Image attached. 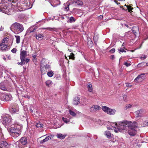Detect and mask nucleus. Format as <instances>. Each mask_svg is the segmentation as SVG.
<instances>
[{
	"label": "nucleus",
	"instance_id": "obj_1",
	"mask_svg": "<svg viewBox=\"0 0 148 148\" xmlns=\"http://www.w3.org/2000/svg\"><path fill=\"white\" fill-rule=\"evenodd\" d=\"M11 126L10 130V135L15 138L17 137L21 134L20 130L22 128V125L17 121H14Z\"/></svg>",
	"mask_w": 148,
	"mask_h": 148
},
{
	"label": "nucleus",
	"instance_id": "obj_2",
	"mask_svg": "<svg viewBox=\"0 0 148 148\" xmlns=\"http://www.w3.org/2000/svg\"><path fill=\"white\" fill-rule=\"evenodd\" d=\"M112 125L113 127L115 128L114 131L116 132H121L123 130L127 129L132 124V122L127 121H124L120 122L118 123H113Z\"/></svg>",
	"mask_w": 148,
	"mask_h": 148
},
{
	"label": "nucleus",
	"instance_id": "obj_3",
	"mask_svg": "<svg viewBox=\"0 0 148 148\" xmlns=\"http://www.w3.org/2000/svg\"><path fill=\"white\" fill-rule=\"evenodd\" d=\"M46 61L45 59L43 58L41 61L40 69L41 73L42 75L45 74L51 69L50 65L47 64V63L45 62Z\"/></svg>",
	"mask_w": 148,
	"mask_h": 148
},
{
	"label": "nucleus",
	"instance_id": "obj_4",
	"mask_svg": "<svg viewBox=\"0 0 148 148\" xmlns=\"http://www.w3.org/2000/svg\"><path fill=\"white\" fill-rule=\"evenodd\" d=\"M11 29L15 34H17L22 32L24 29V27L22 24L16 22L12 25Z\"/></svg>",
	"mask_w": 148,
	"mask_h": 148
},
{
	"label": "nucleus",
	"instance_id": "obj_5",
	"mask_svg": "<svg viewBox=\"0 0 148 148\" xmlns=\"http://www.w3.org/2000/svg\"><path fill=\"white\" fill-rule=\"evenodd\" d=\"M14 121H16V120H14L11 123L12 118L10 117H8L7 116H5L3 118L2 121L3 124L5 125L6 127H7L8 128L11 126L12 124H13V123Z\"/></svg>",
	"mask_w": 148,
	"mask_h": 148
},
{
	"label": "nucleus",
	"instance_id": "obj_6",
	"mask_svg": "<svg viewBox=\"0 0 148 148\" xmlns=\"http://www.w3.org/2000/svg\"><path fill=\"white\" fill-rule=\"evenodd\" d=\"M136 123H132L130 126L128 127L129 130L128 131V134L130 136H134L136 134V131L135 128L137 127V126L134 125V124H135Z\"/></svg>",
	"mask_w": 148,
	"mask_h": 148
},
{
	"label": "nucleus",
	"instance_id": "obj_7",
	"mask_svg": "<svg viewBox=\"0 0 148 148\" xmlns=\"http://www.w3.org/2000/svg\"><path fill=\"white\" fill-rule=\"evenodd\" d=\"M1 97V100L4 101H9L11 99L12 96L10 94H3Z\"/></svg>",
	"mask_w": 148,
	"mask_h": 148
},
{
	"label": "nucleus",
	"instance_id": "obj_8",
	"mask_svg": "<svg viewBox=\"0 0 148 148\" xmlns=\"http://www.w3.org/2000/svg\"><path fill=\"white\" fill-rule=\"evenodd\" d=\"M101 108V107L98 105H94L90 108V110L92 112H96Z\"/></svg>",
	"mask_w": 148,
	"mask_h": 148
},
{
	"label": "nucleus",
	"instance_id": "obj_9",
	"mask_svg": "<svg viewBox=\"0 0 148 148\" xmlns=\"http://www.w3.org/2000/svg\"><path fill=\"white\" fill-rule=\"evenodd\" d=\"M145 78V73H143L141 75H139L135 79L134 81L136 82H138L141 81Z\"/></svg>",
	"mask_w": 148,
	"mask_h": 148
},
{
	"label": "nucleus",
	"instance_id": "obj_10",
	"mask_svg": "<svg viewBox=\"0 0 148 148\" xmlns=\"http://www.w3.org/2000/svg\"><path fill=\"white\" fill-rule=\"evenodd\" d=\"M20 55L21 60L25 61V58L27 56L26 51L24 50L21 51Z\"/></svg>",
	"mask_w": 148,
	"mask_h": 148
},
{
	"label": "nucleus",
	"instance_id": "obj_11",
	"mask_svg": "<svg viewBox=\"0 0 148 148\" xmlns=\"http://www.w3.org/2000/svg\"><path fill=\"white\" fill-rule=\"evenodd\" d=\"M19 143L23 145H25L27 143V138L25 137H22L20 140Z\"/></svg>",
	"mask_w": 148,
	"mask_h": 148
},
{
	"label": "nucleus",
	"instance_id": "obj_12",
	"mask_svg": "<svg viewBox=\"0 0 148 148\" xmlns=\"http://www.w3.org/2000/svg\"><path fill=\"white\" fill-rule=\"evenodd\" d=\"M5 82H2L0 83V89L2 90L6 91L7 88L5 85Z\"/></svg>",
	"mask_w": 148,
	"mask_h": 148
},
{
	"label": "nucleus",
	"instance_id": "obj_13",
	"mask_svg": "<svg viewBox=\"0 0 148 148\" xmlns=\"http://www.w3.org/2000/svg\"><path fill=\"white\" fill-rule=\"evenodd\" d=\"M8 47L7 44L1 43L0 44V50L1 51H6Z\"/></svg>",
	"mask_w": 148,
	"mask_h": 148
},
{
	"label": "nucleus",
	"instance_id": "obj_14",
	"mask_svg": "<svg viewBox=\"0 0 148 148\" xmlns=\"http://www.w3.org/2000/svg\"><path fill=\"white\" fill-rule=\"evenodd\" d=\"M0 145L1 148H8L9 146L8 143L5 141L1 142Z\"/></svg>",
	"mask_w": 148,
	"mask_h": 148
},
{
	"label": "nucleus",
	"instance_id": "obj_15",
	"mask_svg": "<svg viewBox=\"0 0 148 148\" xmlns=\"http://www.w3.org/2000/svg\"><path fill=\"white\" fill-rule=\"evenodd\" d=\"M80 99L79 97H75L73 99V104L75 105L78 104L80 103Z\"/></svg>",
	"mask_w": 148,
	"mask_h": 148
},
{
	"label": "nucleus",
	"instance_id": "obj_16",
	"mask_svg": "<svg viewBox=\"0 0 148 148\" xmlns=\"http://www.w3.org/2000/svg\"><path fill=\"white\" fill-rule=\"evenodd\" d=\"M143 111L142 110H137L136 111L135 113L136 114V117H142L143 115Z\"/></svg>",
	"mask_w": 148,
	"mask_h": 148
},
{
	"label": "nucleus",
	"instance_id": "obj_17",
	"mask_svg": "<svg viewBox=\"0 0 148 148\" xmlns=\"http://www.w3.org/2000/svg\"><path fill=\"white\" fill-rule=\"evenodd\" d=\"M104 134L107 138L109 139H110L113 136V135L111 134L110 132L109 131H106L104 132Z\"/></svg>",
	"mask_w": 148,
	"mask_h": 148
},
{
	"label": "nucleus",
	"instance_id": "obj_18",
	"mask_svg": "<svg viewBox=\"0 0 148 148\" xmlns=\"http://www.w3.org/2000/svg\"><path fill=\"white\" fill-rule=\"evenodd\" d=\"M132 30L135 36L138 34L139 32L138 28L137 27H133Z\"/></svg>",
	"mask_w": 148,
	"mask_h": 148
},
{
	"label": "nucleus",
	"instance_id": "obj_19",
	"mask_svg": "<svg viewBox=\"0 0 148 148\" xmlns=\"http://www.w3.org/2000/svg\"><path fill=\"white\" fill-rule=\"evenodd\" d=\"M51 137L49 136H47L43 140H41L40 142V143L41 144H43L45 142L51 139Z\"/></svg>",
	"mask_w": 148,
	"mask_h": 148
},
{
	"label": "nucleus",
	"instance_id": "obj_20",
	"mask_svg": "<svg viewBox=\"0 0 148 148\" xmlns=\"http://www.w3.org/2000/svg\"><path fill=\"white\" fill-rule=\"evenodd\" d=\"M43 37L44 36L43 35L41 34H39L36 35V39L39 40H42L43 39Z\"/></svg>",
	"mask_w": 148,
	"mask_h": 148
},
{
	"label": "nucleus",
	"instance_id": "obj_21",
	"mask_svg": "<svg viewBox=\"0 0 148 148\" xmlns=\"http://www.w3.org/2000/svg\"><path fill=\"white\" fill-rule=\"evenodd\" d=\"M115 112L116 110L114 109H112L109 108L107 114L111 115H113L115 114Z\"/></svg>",
	"mask_w": 148,
	"mask_h": 148
},
{
	"label": "nucleus",
	"instance_id": "obj_22",
	"mask_svg": "<svg viewBox=\"0 0 148 148\" xmlns=\"http://www.w3.org/2000/svg\"><path fill=\"white\" fill-rule=\"evenodd\" d=\"M73 3H75L76 5H81L83 4L82 1L79 0H74L73 1Z\"/></svg>",
	"mask_w": 148,
	"mask_h": 148
},
{
	"label": "nucleus",
	"instance_id": "obj_23",
	"mask_svg": "<svg viewBox=\"0 0 148 148\" xmlns=\"http://www.w3.org/2000/svg\"><path fill=\"white\" fill-rule=\"evenodd\" d=\"M57 137L58 138H60V139H64L66 137V135H65L62 134H57Z\"/></svg>",
	"mask_w": 148,
	"mask_h": 148
},
{
	"label": "nucleus",
	"instance_id": "obj_24",
	"mask_svg": "<svg viewBox=\"0 0 148 148\" xmlns=\"http://www.w3.org/2000/svg\"><path fill=\"white\" fill-rule=\"evenodd\" d=\"M54 75L53 72L52 70H50L48 71L47 73V75L49 77H52Z\"/></svg>",
	"mask_w": 148,
	"mask_h": 148
},
{
	"label": "nucleus",
	"instance_id": "obj_25",
	"mask_svg": "<svg viewBox=\"0 0 148 148\" xmlns=\"http://www.w3.org/2000/svg\"><path fill=\"white\" fill-rule=\"evenodd\" d=\"M109 109V108L106 106H103L102 108L103 110L107 113Z\"/></svg>",
	"mask_w": 148,
	"mask_h": 148
},
{
	"label": "nucleus",
	"instance_id": "obj_26",
	"mask_svg": "<svg viewBox=\"0 0 148 148\" xmlns=\"http://www.w3.org/2000/svg\"><path fill=\"white\" fill-rule=\"evenodd\" d=\"M36 126L37 127H40V128H42L43 127V125L41 124L40 122H38L36 123Z\"/></svg>",
	"mask_w": 148,
	"mask_h": 148
},
{
	"label": "nucleus",
	"instance_id": "obj_27",
	"mask_svg": "<svg viewBox=\"0 0 148 148\" xmlns=\"http://www.w3.org/2000/svg\"><path fill=\"white\" fill-rule=\"evenodd\" d=\"M52 83V81L50 80H48L46 81L45 82V84L48 87L50 86Z\"/></svg>",
	"mask_w": 148,
	"mask_h": 148
},
{
	"label": "nucleus",
	"instance_id": "obj_28",
	"mask_svg": "<svg viewBox=\"0 0 148 148\" xmlns=\"http://www.w3.org/2000/svg\"><path fill=\"white\" fill-rule=\"evenodd\" d=\"M98 36L97 35H96L95 34L93 37V40L95 43H96L98 40Z\"/></svg>",
	"mask_w": 148,
	"mask_h": 148
},
{
	"label": "nucleus",
	"instance_id": "obj_29",
	"mask_svg": "<svg viewBox=\"0 0 148 148\" xmlns=\"http://www.w3.org/2000/svg\"><path fill=\"white\" fill-rule=\"evenodd\" d=\"M16 38V42L17 43H19L20 41V37L19 36H15Z\"/></svg>",
	"mask_w": 148,
	"mask_h": 148
},
{
	"label": "nucleus",
	"instance_id": "obj_30",
	"mask_svg": "<svg viewBox=\"0 0 148 148\" xmlns=\"http://www.w3.org/2000/svg\"><path fill=\"white\" fill-rule=\"evenodd\" d=\"M88 91L90 92H91L92 90V85L91 84H89L88 85Z\"/></svg>",
	"mask_w": 148,
	"mask_h": 148
},
{
	"label": "nucleus",
	"instance_id": "obj_31",
	"mask_svg": "<svg viewBox=\"0 0 148 148\" xmlns=\"http://www.w3.org/2000/svg\"><path fill=\"white\" fill-rule=\"evenodd\" d=\"M74 56L75 55L73 53H71L70 55L68 56L69 57V59H71L73 60H74L75 59Z\"/></svg>",
	"mask_w": 148,
	"mask_h": 148
},
{
	"label": "nucleus",
	"instance_id": "obj_32",
	"mask_svg": "<svg viewBox=\"0 0 148 148\" xmlns=\"http://www.w3.org/2000/svg\"><path fill=\"white\" fill-rule=\"evenodd\" d=\"M75 19L73 16L71 17L69 19V21L70 23H72L73 22H75Z\"/></svg>",
	"mask_w": 148,
	"mask_h": 148
},
{
	"label": "nucleus",
	"instance_id": "obj_33",
	"mask_svg": "<svg viewBox=\"0 0 148 148\" xmlns=\"http://www.w3.org/2000/svg\"><path fill=\"white\" fill-rule=\"evenodd\" d=\"M36 29L34 27H31L29 29L30 32H32L36 31Z\"/></svg>",
	"mask_w": 148,
	"mask_h": 148
},
{
	"label": "nucleus",
	"instance_id": "obj_34",
	"mask_svg": "<svg viewBox=\"0 0 148 148\" xmlns=\"http://www.w3.org/2000/svg\"><path fill=\"white\" fill-rule=\"evenodd\" d=\"M56 2H58V3H56V4H54V5H52V4H51V5L53 6V7H56V6H57V5H60V1H59L58 0H57L56 1Z\"/></svg>",
	"mask_w": 148,
	"mask_h": 148
},
{
	"label": "nucleus",
	"instance_id": "obj_35",
	"mask_svg": "<svg viewBox=\"0 0 148 148\" xmlns=\"http://www.w3.org/2000/svg\"><path fill=\"white\" fill-rule=\"evenodd\" d=\"M132 107V105L130 104H127L126 105L125 108V109L127 110L128 109Z\"/></svg>",
	"mask_w": 148,
	"mask_h": 148
},
{
	"label": "nucleus",
	"instance_id": "obj_36",
	"mask_svg": "<svg viewBox=\"0 0 148 148\" xmlns=\"http://www.w3.org/2000/svg\"><path fill=\"white\" fill-rule=\"evenodd\" d=\"M8 38H6L3 39L2 42L1 43H3V44H6L7 43V42L8 41Z\"/></svg>",
	"mask_w": 148,
	"mask_h": 148
},
{
	"label": "nucleus",
	"instance_id": "obj_37",
	"mask_svg": "<svg viewBox=\"0 0 148 148\" xmlns=\"http://www.w3.org/2000/svg\"><path fill=\"white\" fill-rule=\"evenodd\" d=\"M70 114L72 116H75L76 115V114L74 112L71 110H69Z\"/></svg>",
	"mask_w": 148,
	"mask_h": 148
},
{
	"label": "nucleus",
	"instance_id": "obj_38",
	"mask_svg": "<svg viewBox=\"0 0 148 148\" xmlns=\"http://www.w3.org/2000/svg\"><path fill=\"white\" fill-rule=\"evenodd\" d=\"M21 62H18L17 64L19 65H22L23 64H25V61H23V60H21Z\"/></svg>",
	"mask_w": 148,
	"mask_h": 148
},
{
	"label": "nucleus",
	"instance_id": "obj_39",
	"mask_svg": "<svg viewBox=\"0 0 148 148\" xmlns=\"http://www.w3.org/2000/svg\"><path fill=\"white\" fill-rule=\"evenodd\" d=\"M44 29H46L47 30H49L50 31H52L54 30V28H52L51 27H47L46 28H44Z\"/></svg>",
	"mask_w": 148,
	"mask_h": 148
},
{
	"label": "nucleus",
	"instance_id": "obj_40",
	"mask_svg": "<svg viewBox=\"0 0 148 148\" xmlns=\"http://www.w3.org/2000/svg\"><path fill=\"white\" fill-rule=\"evenodd\" d=\"M17 109L15 108H14V107H12V111L13 112H17Z\"/></svg>",
	"mask_w": 148,
	"mask_h": 148
},
{
	"label": "nucleus",
	"instance_id": "obj_41",
	"mask_svg": "<svg viewBox=\"0 0 148 148\" xmlns=\"http://www.w3.org/2000/svg\"><path fill=\"white\" fill-rule=\"evenodd\" d=\"M62 119L63 121L65 123H67L68 121V119L66 118H64V117L62 118Z\"/></svg>",
	"mask_w": 148,
	"mask_h": 148
},
{
	"label": "nucleus",
	"instance_id": "obj_42",
	"mask_svg": "<svg viewBox=\"0 0 148 148\" xmlns=\"http://www.w3.org/2000/svg\"><path fill=\"white\" fill-rule=\"evenodd\" d=\"M147 55H143V56H142V57H140V58L141 60H143L145 59V58H146L147 57Z\"/></svg>",
	"mask_w": 148,
	"mask_h": 148
},
{
	"label": "nucleus",
	"instance_id": "obj_43",
	"mask_svg": "<svg viewBox=\"0 0 148 148\" xmlns=\"http://www.w3.org/2000/svg\"><path fill=\"white\" fill-rule=\"evenodd\" d=\"M124 64L127 66H130L131 64L130 63H128L127 62H125L124 63Z\"/></svg>",
	"mask_w": 148,
	"mask_h": 148
},
{
	"label": "nucleus",
	"instance_id": "obj_44",
	"mask_svg": "<svg viewBox=\"0 0 148 148\" xmlns=\"http://www.w3.org/2000/svg\"><path fill=\"white\" fill-rule=\"evenodd\" d=\"M144 64L145 63H141L138 64V66L139 67H141L142 66H144Z\"/></svg>",
	"mask_w": 148,
	"mask_h": 148
},
{
	"label": "nucleus",
	"instance_id": "obj_45",
	"mask_svg": "<svg viewBox=\"0 0 148 148\" xmlns=\"http://www.w3.org/2000/svg\"><path fill=\"white\" fill-rule=\"evenodd\" d=\"M127 8L129 12H131V11L132 10V8L131 7L129 6H127Z\"/></svg>",
	"mask_w": 148,
	"mask_h": 148
},
{
	"label": "nucleus",
	"instance_id": "obj_46",
	"mask_svg": "<svg viewBox=\"0 0 148 148\" xmlns=\"http://www.w3.org/2000/svg\"><path fill=\"white\" fill-rule=\"evenodd\" d=\"M119 51L121 52H125L126 51L124 50L123 48H121L120 49H119Z\"/></svg>",
	"mask_w": 148,
	"mask_h": 148
},
{
	"label": "nucleus",
	"instance_id": "obj_47",
	"mask_svg": "<svg viewBox=\"0 0 148 148\" xmlns=\"http://www.w3.org/2000/svg\"><path fill=\"white\" fill-rule=\"evenodd\" d=\"M123 100L124 101H127V96L125 94H124L123 96Z\"/></svg>",
	"mask_w": 148,
	"mask_h": 148
},
{
	"label": "nucleus",
	"instance_id": "obj_48",
	"mask_svg": "<svg viewBox=\"0 0 148 148\" xmlns=\"http://www.w3.org/2000/svg\"><path fill=\"white\" fill-rule=\"evenodd\" d=\"M16 49L15 48H13V49H12L11 50V51L13 53H16Z\"/></svg>",
	"mask_w": 148,
	"mask_h": 148
},
{
	"label": "nucleus",
	"instance_id": "obj_49",
	"mask_svg": "<svg viewBox=\"0 0 148 148\" xmlns=\"http://www.w3.org/2000/svg\"><path fill=\"white\" fill-rule=\"evenodd\" d=\"M3 138V135L0 129V139Z\"/></svg>",
	"mask_w": 148,
	"mask_h": 148
},
{
	"label": "nucleus",
	"instance_id": "obj_50",
	"mask_svg": "<svg viewBox=\"0 0 148 148\" xmlns=\"http://www.w3.org/2000/svg\"><path fill=\"white\" fill-rule=\"evenodd\" d=\"M69 4L68 5L67 7L65 8V9L66 11H68L69 10Z\"/></svg>",
	"mask_w": 148,
	"mask_h": 148
},
{
	"label": "nucleus",
	"instance_id": "obj_51",
	"mask_svg": "<svg viewBox=\"0 0 148 148\" xmlns=\"http://www.w3.org/2000/svg\"><path fill=\"white\" fill-rule=\"evenodd\" d=\"M115 51V49H114L113 48L110 51L111 53H114V52Z\"/></svg>",
	"mask_w": 148,
	"mask_h": 148
},
{
	"label": "nucleus",
	"instance_id": "obj_52",
	"mask_svg": "<svg viewBox=\"0 0 148 148\" xmlns=\"http://www.w3.org/2000/svg\"><path fill=\"white\" fill-rule=\"evenodd\" d=\"M29 61V59L28 58H26L25 59V61L27 62H28Z\"/></svg>",
	"mask_w": 148,
	"mask_h": 148
},
{
	"label": "nucleus",
	"instance_id": "obj_53",
	"mask_svg": "<svg viewBox=\"0 0 148 148\" xmlns=\"http://www.w3.org/2000/svg\"><path fill=\"white\" fill-rule=\"evenodd\" d=\"M111 59L113 60L114 58V56L113 55H112L111 56Z\"/></svg>",
	"mask_w": 148,
	"mask_h": 148
},
{
	"label": "nucleus",
	"instance_id": "obj_54",
	"mask_svg": "<svg viewBox=\"0 0 148 148\" xmlns=\"http://www.w3.org/2000/svg\"><path fill=\"white\" fill-rule=\"evenodd\" d=\"M24 97L26 98H27L28 99H30V97L28 96V95H26V96H24Z\"/></svg>",
	"mask_w": 148,
	"mask_h": 148
},
{
	"label": "nucleus",
	"instance_id": "obj_55",
	"mask_svg": "<svg viewBox=\"0 0 148 148\" xmlns=\"http://www.w3.org/2000/svg\"><path fill=\"white\" fill-rule=\"evenodd\" d=\"M3 29H4L3 27H2V26H1V28H0V31H2L3 30Z\"/></svg>",
	"mask_w": 148,
	"mask_h": 148
},
{
	"label": "nucleus",
	"instance_id": "obj_56",
	"mask_svg": "<svg viewBox=\"0 0 148 148\" xmlns=\"http://www.w3.org/2000/svg\"><path fill=\"white\" fill-rule=\"evenodd\" d=\"M126 86H131L130 85H129V84H128V83L126 84Z\"/></svg>",
	"mask_w": 148,
	"mask_h": 148
},
{
	"label": "nucleus",
	"instance_id": "obj_57",
	"mask_svg": "<svg viewBox=\"0 0 148 148\" xmlns=\"http://www.w3.org/2000/svg\"><path fill=\"white\" fill-rule=\"evenodd\" d=\"M30 112L31 113H32L33 112V110L32 109H30Z\"/></svg>",
	"mask_w": 148,
	"mask_h": 148
},
{
	"label": "nucleus",
	"instance_id": "obj_58",
	"mask_svg": "<svg viewBox=\"0 0 148 148\" xmlns=\"http://www.w3.org/2000/svg\"><path fill=\"white\" fill-rule=\"evenodd\" d=\"M125 26H126L127 27V28H128V25H127V24H125Z\"/></svg>",
	"mask_w": 148,
	"mask_h": 148
},
{
	"label": "nucleus",
	"instance_id": "obj_59",
	"mask_svg": "<svg viewBox=\"0 0 148 148\" xmlns=\"http://www.w3.org/2000/svg\"><path fill=\"white\" fill-rule=\"evenodd\" d=\"M61 18L62 19H64V17H63V16H62L61 17Z\"/></svg>",
	"mask_w": 148,
	"mask_h": 148
},
{
	"label": "nucleus",
	"instance_id": "obj_60",
	"mask_svg": "<svg viewBox=\"0 0 148 148\" xmlns=\"http://www.w3.org/2000/svg\"><path fill=\"white\" fill-rule=\"evenodd\" d=\"M107 129L108 130H110L111 129L110 127H108Z\"/></svg>",
	"mask_w": 148,
	"mask_h": 148
},
{
	"label": "nucleus",
	"instance_id": "obj_61",
	"mask_svg": "<svg viewBox=\"0 0 148 148\" xmlns=\"http://www.w3.org/2000/svg\"><path fill=\"white\" fill-rule=\"evenodd\" d=\"M33 57L34 58H36V55H34V56H33Z\"/></svg>",
	"mask_w": 148,
	"mask_h": 148
},
{
	"label": "nucleus",
	"instance_id": "obj_62",
	"mask_svg": "<svg viewBox=\"0 0 148 148\" xmlns=\"http://www.w3.org/2000/svg\"><path fill=\"white\" fill-rule=\"evenodd\" d=\"M65 58L66 59H67V60H68V59H67V57H66V56H65Z\"/></svg>",
	"mask_w": 148,
	"mask_h": 148
},
{
	"label": "nucleus",
	"instance_id": "obj_63",
	"mask_svg": "<svg viewBox=\"0 0 148 148\" xmlns=\"http://www.w3.org/2000/svg\"><path fill=\"white\" fill-rule=\"evenodd\" d=\"M146 66H148V63H147L146 64Z\"/></svg>",
	"mask_w": 148,
	"mask_h": 148
},
{
	"label": "nucleus",
	"instance_id": "obj_64",
	"mask_svg": "<svg viewBox=\"0 0 148 148\" xmlns=\"http://www.w3.org/2000/svg\"><path fill=\"white\" fill-rule=\"evenodd\" d=\"M100 18H102L103 17V16H102V15H100Z\"/></svg>",
	"mask_w": 148,
	"mask_h": 148
}]
</instances>
